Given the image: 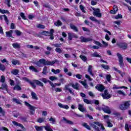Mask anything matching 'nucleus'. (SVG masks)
<instances>
[{"label":"nucleus","mask_w":131,"mask_h":131,"mask_svg":"<svg viewBox=\"0 0 131 131\" xmlns=\"http://www.w3.org/2000/svg\"><path fill=\"white\" fill-rule=\"evenodd\" d=\"M29 83H30V84H31V85L32 86V88H33V89H35V88H36V86L35 84H34V83H35L34 82H31V81H30L29 82Z\"/></svg>","instance_id":"nucleus-61"},{"label":"nucleus","mask_w":131,"mask_h":131,"mask_svg":"<svg viewBox=\"0 0 131 131\" xmlns=\"http://www.w3.org/2000/svg\"><path fill=\"white\" fill-rule=\"evenodd\" d=\"M72 88L74 89V90H79V84L78 83H73Z\"/></svg>","instance_id":"nucleus-22"},{"label":"nucleus","mask_w":131,"mask_h":131,"mask_svg":"<svg viewBox=\"0 0 131 131\" xmlns=\"http://www.w3.org/2000/svg\"><path fill=\"white\" fill-rule=\"evenodd\" d=\"M46 118H39L37 120V122H39V123H41L42 122H43L45 121V120Z\"/></svg>","instance_id":"nucleus-39"},{"label":"nucleus","mask_w":131,"mask_h":131,"mask_svg":"<svg viewBox=\"0 0 131 131\" xmlns=\"http://www.w3.org/2000/svg\"><path fill=\"white\" fill-rule=\"evenodd\" d=\"M30 70H31V71H33V72H38V71H37V69H36L33 66H31L29 67Z\"/></svg>","instance_id":"nucleus-27"},{"label":"nucleus","mask_w":131,"mask_h":131,"mask_svg":"<svg viewBox=\"0 0 131 131\" xmlns=\"http://www.w3.org/2000/svg\"><path fill=\"white\" fill-rule=\"evenodd\" d=\"M31 96L32 99H33L34 100H38V97H37V96H36V94H35V93L31 92Z\"/></svg>","instance_id":"nucleus-24"},{"label":"nucleus","mask_w":131,"mask_h":131,"mask_svg":"<svg viewBox=\"0 0 131 131\" xmlns=\"http://www.w3.org/2000/svg\"><path fill=\"white\" fill-rule=\"evenodd\" d=\"M37 28H39L40 29H45L46 26L43 25L38 24L36 26Z\"/></svg>","instance_id":"nucleus-35"},{"label":"nucleus","mask_w":131,"mask_h":131,"mask_svg":"<svg viewBox=\"0 0 131 131\" xmlns=\"http://www.w3.org/2000/svg\"><path fill=\"white\" fill-rule=\"evenodd\" d=\"M5 3L8 7H11V0H5Z\"/></svg>","instance_id":"nucleus-45"},{"label":"nucleus","mask_w":131,"mask_h":131,"mask_svg":"<svg viewBox=\"0 0 131 131\" xmlns=\"http://www.w3.org/2000/svg\"><path fill=\"white\" fill-rule=\"evenodd\" d=\"M115 18L116 19V20H118V19H122V15L119 14L117 15H116Z\"/></svg>","instance_id":"nucleus-44"},{"label":"nucleus","mask_w":131,"mask_h":131,"mask_svg":"<svg viewBox=\"0 0 131 131\" xmlns=\"http://www.w3.org/2000/svg\"><path fill=\"white\" fill-rule=\"evenodd\" d=\"M95 45H97V46H99V47H100V48H103V45H102L101 42L98 41H95Z\"/></svg>","instance_id":"nucleus-58"},{"label":"nucleus","mask_w":131,"mask_h":131,"mask_svg":"<svg viewBox=\"0 0 131 131\" xmlns=\"http://www.w3.org/2000/svg\"><path fill=\"white\" fill-rule=\"evenodd\" d=\"M49 79L52 81H54V80H57L58 79V78H57V77H55V76H50L49 77Z\"/></svg>","instance_id":"nucleus-48"},{"label":"nucleus","mask_w":131,"mask_h":131,"mask_svg":"<svg viewBox=\"0 0 131 131\" xmlns=\"http://www.w3.org/2000/svg\"><path fill=\"white\" fill-rule=\"evenodd\" d=\"M58 106H59L60 108H63V109H66L67 110L69 109V106L67 105H63L61 103H58Z\"/></svg>","instance_id":"nucleus-17"},{"label":"nucleus","mask_w":131,"mask_h":131,"mask_svg":"<svg viewBox=\"0 0 131 131\" xmlns=\"http://www.w3.org/2000/svg\"><path fill=\"white\" fill-rule=\"evenodd\" d=\"M79 38L80 39L81 42H89V41H92L93 40L92 38H85L83 36H81Z\"/></svg>","instance_id":"nucleus-8"},{"label":"nucleus","mask_w":131,"mask_h":131,"mask_svg":"<svg viewBox=\"0 0 131 131\" xmlns=\"http://www.w3.org/2000/svg\"><path fill=\"white\" fill-rule=\"evenodd\" d=\"M6 79V77H5V76H1V82H5V80Z\"/></svg>","instance_id":"nucleus-63"},{"label":"nucleus","mask_w":131,"mask_h":131,"mask_svg":"<svg viewBox=\"0 0 131 131\" xmlns=\"http://www.w3.org/2000/svg\"><path fill=\"white\" fill-rule=\"evenodd\" d=\"M119 89H125V90H127V87L124 86H122L121 87H117V86L115 84H114L113 87V90H118Z\"/></svg>","instance_id":"nucleus-19"},{"label":"nucleus","mask_w":131,"mask_h":131,"mask_svg":"<svg viewBox=\"0 0 131 131\" xmlns=\"http://www.w3.org/2000/svg\"><path fill=\"white\" fill-rule=\"evenodd\" d=\"M12 47L14 49H20V48H21V46L18 43H13L12 44Z\"/></svg>","instance_id":"nucleus-23"},{"label":"nucleus","mask_w":131,"mask_h":131,"mask_svg":"<svg viewBox=\"0 0 131 131\" xmlns=\"http://www.w3.org/2000/svg\"><path fill=\"white\" fill-rule=\"evenodd\" d=\"M3 16L4 17V20L5 22H6L7 25H9V19H8V17H7L6 15H4Z\"/></svg>","instance_id":"nucleus-55"},{"label":"nucleus","mask_w":131,"mask_h":131,"mask_svg":"<svg viewBox=\"0 0 131 131\" xmlns=\"http://www.w3.org/2000/svg\"><path fill=\"white\" fill-rule=\"evenodd\" d=\"M62 119L64 121V123H67V124H70L71 125L74 124V123H73V122H72V121H70V120L66 119V118H65V117H63Z\"/></svg>","instance_id":"nucleus-11"},{"label":"nucleus","mask_w":131,"mask_h":131,"mask_svg":"<svg viewBox=\"0 0 131 131\" xmlns=\"http://www.w3.org/2000/svg\"><path fill=\"white\" fill-rule=\"evenodd\" d=\"M79 8L82 13H86L85 10H84V7H83V5H80Z\"/></svg>","instance_id":"nucleus-43"},{"label":"nucleus","mask_w":131,"mask_h":131,"mask_svg":"<svg viewBox=\"0 0 131 131\" xmlns=\"http://www.w3.org/2000/svg\"><path fill=\"white\" fill-rule=\"evenodd\" d=\"M80 58L84 62H85V61L87 60L86 57H85L84 55H80Z\"/></svg>","instance_id":"nucleus-52"},{"label":"nucleus","mask_w":131,"mask_h":131,"mask_svg":"<svg viewBox=\"0 0 131 131\" xmlns=\"http://www.w3.org/2000/svg\"><path fill=\"white\" fill-rule=\"evenodd\" d=\"M11 63H12L13 65H16L17 64H19V60L13 59Z\"/></svg>","instance_id":"nucleus-41"},{"label":"nucleus","mask_w":131,"mask_h":131,"mask_svg":"<svg viewBox=\"0 0 131 131\" xmlns=\"http://www.w3.org/2000/svg\"><path fill=\"white\" fill-rule=\"evenodd\" d=\"M55 51L57 53H58V54H61V53H62V49H61V48H56L55 49Z\"/></svg>","instance_id":"nucleus-47"},{"label":"nucleus","mask_w":131,"mask_h":131,"mask_svg":"<svg viewBox=\"0 0 131 131\" xmlns=\"http://www.w3.org/2000/svg\"><path fill=\"white\" fill-rule=\"evenodd\" d=\"M103 99H104L105 100H108L109 99H110V98H111V97H112V95H111V94H110L109 93H108V90H105L104 91V94L101 95Z\"/></svg>","instance_id":"nucleus-6"},{"label":"nucleus","mask_w":131,"mask_h":131,"mask_svg":"<svg viewBox=\"0 0 131 131\" xmlns=\"http://www.w3.org/2000/svg\"><path fill=\"white\" fill-rule=\"evenodd\" d=\"M6 114V112L5 110H3L2 107H0V114H1V116H5V114Z\"/></svg>","instance_id":"nucleus-34"},{"label":"nucleus","mask_w":131,"mask_h":131,"mask_svg":"<svg viewBox=\"0 0 131 131\" xmlns=\"http://www.w3.org/2000/svg\"><path fill=\"white\" fill-rule=\"evenodd\" d=\"M106 79L108 81V82H110V83H111V75L110 74L106 75Z\"/></svg>","instance_id":"nucleus-30"},{"label":"nucleus","mask_w":131,"mask_h":131,"mask_svg":"<svg viewBox=\"0 0 131 131\" xmlns=\"http://www.w3.org/2000/svg\"><path fill=\"white\" fill-rule=\"evenodd\" d=\"M21 79H22L23 80H25V81H27V82H29V83L31 81L28 78H27V77H22Z\"/></svg>","instance_id":"nucleus-59"},{"label":"nucleus","mask_w":131,"mask_h":131,"mask_svg":"<svg viewBox=\"0 0 131 131\" xmlns=\"http://www.w3.org/2000/svg\"><path fill=\"white\" fill-rule=\"evenodd\" d=\"M73 76H76L78 79H81V78L82 77V76L80 74H77V75H74Z\"/></svg>","instance_id":"nucleus-57"},{"label":"nucleus","mask_w":131,"mask_h":131,"mask_svg":"<svg viewBox=\"0 0 131 131\" xmlns=\"http://www.w3.org/2000/svg\"><path fill=\"white\" fill-rule=\"evenodd\" d=\"M13 90H14V91H21L22 88L21 86H19V85H15L13 88Z\"/></svg>","instance_id":"nucleus-26"},{"label":"nucleus","mask_w":131,"mask_h":131,"mask_svg":"<svg viewBox=\"0 0 131 131\" xmlns=\"http://www.w3.org/2000/svg\"><path fill=\"white\" fill-rule=\"evenodd\" d=\"M0 70H2V71H5V70H6V67L5 66V65L1 63H0Z\"/></svg>","instance_id":"nucleus-38"},{"label":"nucleus","mask_w":131,"mask_h":131,"mask_svg":"<svg viewBox=\"0 0 131 131\" xmlns=\"http://www.w3.org/2000/svg\"><path fill=\"white\" fill-rule=\"evenodd\" d=\"M102 43L103 44L102 47L107 48V46H108V43L107 42H105V41H104V40H102Z\"/></svg>","instance_id":"nucleus-51"},{"label":"nucleus","mask_w":131,"mask_h":131,"mask_svg":"<svg viewBox=\"0 0 131 131\" xmlns=\"http://www.w3.org/2000/svg\"><path fill=\"white\" fill-rule=\"evenodd\" d=\"M70 27L71 29H73V30H74V31H76V32H78V29H77V27L73 25V24H70Z\"/></svg>","instance_id":"nucleus-15"},{"label":"nucleus","mask_w":131,"mask_h":131,"mask_svg":"<svg viewBox=\"0 0 131 131\" xmlns=\"http://www.w3.org/2000/svg\"><path fill=\"white\" fill-rule=\"evenodd\" d=\"M82 126H84V127H85V128H87V129H89V130H91V127L86 123H83L82 124Z\"/></svg>","instance_id":"nucleus-32"},{"label":"nucleus","mask_w":131,"mask_h":131,"mask_svg":"<svg viewBox=\"0 0 131 131\" xmlns=\"http://www.w3.org/2000/svg\"><path fill=\"white\" fill-rule=\"evenodd\" d=\"M33 82H34L37 85H39V86H43V83L37 80H33Z\"/></svg>","instance_id":"nucleus-14"},{"label":"nucleus","mask_w":131,"mask_h":131,"mask_svg":"<svg viewBox=\"0 0 131 131\" xmlns=\"http://www.w3.org/2000/svg\"><path fill=\"white\" fill-rule=\"evenodd\" d=\"M93 10V15L97 18H102V14L101 13V11L99 8H92Z\"/></svg>","instance_id":"nucleus-4"},{"label":"nucleus","mask_w":131,"mask_h":131,"mask_svg":"<svg viewBox=\"0 0 131 131\" xmlns=\"http://www.w3.org/2000/svg\"><path fill=\"white\" fill-rule=\"evenodd\" d=\"M95 89L98 90L99 92H103L105 90V86L101 84H97L95 86Z\"/></svg>","instance_id":"nucleus-9"},{"label":"nucleus","mask_w":131,"mask_h":131,"mask_svg":"<svg viewBox=\"0 0 131 131\" xmlns=\"http://www.w3.org/2000/svg\"><path fill=\"white\" fill-rule=\"evenodd\" d=\"M102 110L105 112V113H107V114H111V110L110 107L107 106H103L101 108Z\"/></svg>","instance_id":"nucleus-10"},{"label":"nucleus","mask_w":131,"mask_h":131,"mask_svg":"<svg viewBox=\"0 0 131 131\" xmlns=\"http://www.w3.org/2000/svg\"><path fill=\"white\" fill-rule=\"evenodd\" d=\"M12 74L13 75H18L19 74V70L17 69H14L12 71H11Z\"/></svg>","instance_id":"nucleus-25"},{"label":"nucleus","mask_w":131,"mask_h":131,"mask_svg":"<svg viewBox=\"0 0 131 131\" xmlns=\"http://www.w3.org/2000/svg\"><path fill=\"white\" fill-rule=\"evenodd\" d=\"M39 61L41 64H43V65L45 66H52L56 63V60H53L52 61H50L49 60H46V59L42 58L40 59Z\"/></svg>","instance_id":"nucleus-3"},{"label":"nucleus","mask_w":131,"mask_h":131,"mask_svg":"<svg viewBox=\"0 0 131 131\" xmlns=\"http://www.w3.org/2000/svg\"><path fill=\"white\" fill-rule=\"evenodd\" d=\"M25 104L28 107V109L30 110V115H34V112H35V109H37L36 107L32 106L31 104L28 103L27 101H25Z\"/></svg>","instance_id":"nucleus-2"},{"label":"nucleus","mask_w":131,"mask_h":131,"mask_svg":"<svg viewBox=\"0 0 131 131\" xmlns=\"http://www.w3.org/2000/svg\"><path fill=\"white\" fill-rule=\"evenodd\" d=\"M94 124H96V125H98V126H99L101 127V129L102 130H104L105 129V127H104V125H103V124L99 122H94Z\"/></svg>","instance_id":"nucleus-13"},{"label":"nucleus","mask_w":131,"mask_h":131,"mask_svg":"<svg viewBox=\"0 0 131 131\" xmlns=\"http://www.w3.org/2000/svg\"><path fill=\"white\" fill-rule=\"evenodd\" d=\"M0 13L2 14H10V12L7 10L2 9L0 8Z\"/></svg>","instance_id":"nucleus-31"},{"label":"nucleus","mask_w":131,"mask_h":131,"mask_svg":"<svg viewBox=\"0 0 131 131\" xmlns=\"http://www.w3.org/2000/svg\"><path fill=\"white\" fill-rule=\"evenodd\" d=\"M73 85V83H70L67 85H65L64 89L65 90H68L69 89V86H72Z\"/></svg>","instance_id":"nucleus-40"},{"label":"nucleus","mask_w":131,"mask_h":131,"mask_svg":"<svg viewBox=\"0 0 131 131\" xmlns=\"http://www.w3.org/2000/svg\"><path fill=\"white\" fill-rule=\"evenodd\" d=\"M91 126L93 128H94L95 130L100 131V129H99V127L96 126L95 124H92Z\"/></svg>","instance_id":"nucleus-46"},{"label":"nucleus","mask_w":131,"mask_h":131,"mask_svg":"<svg viewBox=\"0 0 131 131\" xmlns=\"http://www.w3.org/2000/svg\"><path fill=\"white\" fill-rule=\"evenodd\" d=\"M101 67L103 68L104 69H106V70H108L109 69V66L105 65L104 64H101Z\"/></svg>","instance_id":"nucleus-49"},{"label":"nucleus","mask_w":131,"mask_h":131,"mask_svg":"<svg viewBox=\"0 0 131 131\" xmlns=\"http://www.w3.org/2000/svg\"><path fill=\"white\" fill-rule=\"evenodd\" d=\"M35 128L37 131H40V130H42L43 128V126H35Z\"/></svg>","instance_id":"nucleus-36"},{"label":"nucleus","mask_w":131,"mask_h":131,"mask_svg":"<svg viewBox=\"0 0 131 131\" xmlns=\"http://www.w3.org/2000/svg\"><path fill=\"white\" fill-rule=\"evenodd\" d=\"M117 46L119 47L120 49L123 50V51H125L126 49H127V43L126 42H121L119 43H117Z\"/></svg>","instance_id":"nucleus-7"},{"label":"nucleus","mask_w":131,"mask_h":131,"mask_svg":"<svg viewBox=\"0 0 131 131\" xmlns=\"http://www.w3.org/2000/svg\"><path fill=\"white\" fill-rule=\"evenodd\" d=\"M48 82L50 83V85H51L52 88H56V85H57L58 86H60V85H61V83H55L54 84L51 81H48Z\"/></svg>","instance_id":"nucleus-18"},{"label":"nucleus","mask_w":131,"mask_h":131,"mask_svg":"<svg viewBox=\"0 0 131 131\" xmlns=\"http://www.w3.org/2000/svg\"><path fill=\"white\" fill-rule=\"evenodd\" d=\"M41 81H42V82H44V83H47V82H49L50 80H48L46 78H42V79H40Z\"/></svg>","instance_id":"nucleus-53"},{"label":"nucleus","mask_w":131,"mask_h":131,"mask_svg":"<svg viewBox=\"0 0 131 131\" xmlns=\"http://www.w3.org/2000/svg\"><path fill=\"white\" fill-rule=\"evenodd\" d=\"M20 15V17H21V18L24 19V20H26V17L25 16V14H24L23 12H21Z\"/></svg>","instance_id":"nucleus-62"},{"label":"nucleus","mask_w":131,"mask_h":131,"mask_svg":"<svg viewBox=\"0 0 131 131\" xmlns=\"http://www.w3.org/2000/svg\"><path fill=\"white\" fill-rule=\"evenodd\" d=\"M83 101L84 103H86V104H92V101L89 100L87 99H84Z\"/></svg>","instance_id":"nucleus-56"},{"label":"nucleus","mask_w":131,"mask_h":131,"mask_svg":"<svg viewBox=\"0 0 131 131\" xmlns=\"http://www.w3.org/2000/svg\"><path fill=\"white\" fill-rule=\"evenodd\" d=\"M52 72H53L54 74H58V73H60V72H61V70H60L59 69H57L56 70L53 69L51 70Z\"/></svg>","instance_id":"nucleus-33"},{"label":"nucleus","mask_w":131,"mask_h":131,"mask_svg":"<svg viewBox=\"0 0 131 131\" xmlns=\"http://www.w3.org/2000/svg\"><path fill=\"white\" fill-rule=\"evenodd\" d=\"M93 66L89 65V68L88 69V72L90 73V75H92V76H94V74H93Z\"/></svg>","instance_id":"nucleus-16"},{"label":"nucleus","mask_w":131,"mask_h":131,"mask_svg":"<svg viewBox=\"0 0 131 131\" xmlns=\"http://www.w3.org/2000/svg\"><path fill=\"white\" fill-rule=\"evenodd\" d=\"M7 37H13L12 34H13V30H10L9 31L6 32Z\"/></svg>","instance_id":"nucleus-20"},{"label":"nucleus","mask_w":131,"mask_h":131,"mask_svg":"<svg viewBox=\"0 0 131 131\" xmlns=\"http://www.w3.org/2000/svg\"><path fill=\"white\" fill-rule=\"evenodd\" d=\"M130 101H125L124 103L120 104L119 105V109L122 110V111H124L128 109V107L130 106V103H129Z\"/></svg>","instance_id":"nucleus-1"},{"label":"nucleus","mask_w":131,"mask_h":131,"mask_svg":"<svg viewBox=\"0 0 131 131\" xmlns=\"http://www.w3.org/2000/svg\"><path fill=\"white\" fill-rule=\"evenodd\" d=\"M117 56L119 59V64L120 67H123L124 66V63H123V57H122V55L120 53H117Z\"/></svg>","instance_id":"nucleus-5"},{"label":"nucleus","mask_w":131,"mask_h":131,"mask_svg":"<svg viewBox=\"0 0 131 131\" xmlns=\"http://www.w3.org/2000/svg\"><path fill=\"white\" fill-rule=\"evenodd\" d=\"M106 123H107V126L108 127H112L113 126V124H112V123H111V122L110 121V120H107V121H106Z\"/></svg>","instance_id":"nucleus-50"},{"label":"nucleus","mask_w":131,"mask_h":131,"mask_svg":"<svg viewBox=\"0 0 131 131\" xmlns=\"http://www.w3.org/2000/svg\"><path fill=\"white\" fill-rule=\"evenodd\" d=\"M72 37H73L72 33H68V38H69V39H70V40H72Z\"/></svg>","instance_id":"nucleus-60"},{"label":"nucleus","mask_w":131,"mask_h":131,"mask_svg":"<svg viewBox=\"0 0 131 131\" xmlns=\"http://www.w3.org/2000/svg\"><path fill=\"white\" fill-rule=\"evenodd\" d=\"M48 68L47 67H45L43 69V72L42 73L43 74H47V69Z\"/></svg>","instance_id":"nucleus-64"},{"label":"nucleus","mask_w":131,"mask_h":131,"mask_svg":"<svg viewBox=\"0 0 131 131\" xmlns=\"http://www.w3.org/2000/svg\"><path fill=\"white\" fill-rule=\"evenodd\" d=\"M19 56H20L21 58H26V57H27V55H26V54L23 52H20Z\"/></svg>","instance_id":"nucleus-54"},{"label":"nucleus","mask_w":131,"mask_h":131,"mask_svg":"<svg viewBox=\"0 0 131 131\" xmlns=\"http://www.w3.org/2000/svg\"><path fill=\"white\" fill-rule=\"evenodd\" d=\"M13 102H15L17 104H19V105H21V100L16 99V98H13Z\"/></svg>","instance_id":"nucleus-37"},{"label":"nucleus","mask_w":131,"mask_h":131,"mask_svg":"<svg viewBox=\"0 0 131 131\" xmlns=\"http://www.w3.org/2000/svg\"><path fill=\"white\" fill-rule=\"evenodd\" d=\"M91 56V57H98V58H102V56L98 54L97 52H95L94 53L92 54Z\"/></svg>","instance_id":"nucleus-29"},{"label":"nucleus","mask_w":131,"mask_h":131,"mask_svg":"<svg viewBox=\"0 0 131 131\" xmlns=\"http://www.w3.org/2000/svg\"><path fill=\"white\" fill-rule=\"evenodd\" d=\"M90 20L91 21H93L94 22H96V23H98V24H100V20L96 19V18L94 16H91L90 17Z\"/></svg>","instance_id":"nucleus-21"},{"label":"nucleus","mask_w":131,"mask_h":131,"mask_svg":"<svg viewBox=\"0 0 131 131\" xmlns=\"http://www.w3.org/2000/svg\"><path fill=\"white\" fill-rule=\"evenodd\" d=\"M78 109L81 111V112H84V111H86L85 108L83 106V105L81 104H79L78 105Z\"/></svg>","instance_id":"nucleus-12"},{"label":"nucleus","mask_w":131,"mask_h":131,"mask_svg":"<svg viewBox=\"0 0 131 131\" xmlns=\"http://www.w3.org/2000/svg\"><path fill=\"white\" fill-rule=\"evenodd\" d=\"M54 25L55 26H61V25H62V22L60 20H57V22L54 23Z\"/></svg>","instance_id":"nucleus-42"},{"label":"nucleus","mask_w":131,"mask_h":131,"mask_svg":"<svg viewBox=\"0 0 131 131\" xmlns=\"http://www.w3.org/2000/svg\"><path fill=\"white\" fill-rule=\"evenodd\" d=\"M1 90H8V85L6 83H3L2 85V87L0 88Z\"/></svg>","instance_id":"nucleus-28"}]
</instances>
